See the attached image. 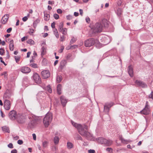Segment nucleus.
<instances>
[{
  "label": "nucleus",
  "instance_id": "f257e3e1",
  "mask_svg": "<svg viewBox=\"0 0 153 153\" xmlns=\"http://www.w3.org/2000/svg\"><path fill=\"white\" fill-rule=\"evenodd\" d=\"M72 125L78 130L79 134L82 136L85 137L87 139H90L92 135L88 131V127L85 124L81 125L72 122Z\"/></svg>",
  "mask_w": 153,
  "mask_h": 153
},
{
  "label": "nucleus",
  "instance_id": "f03ea898",
  "mask_svg": "<svg viewBox=\"0 0 153 153\" xmlns=\"http://www.w3.org/2000/svg\"><path fill=\"white\" fill-rule=\"evenodd\" d=\"M30 121L28 124V127L31 128L34 127L37 124L38 122H39L41 117L32 115L30 117Z\"/></svg>",
  "mask_w": 153,
  "mask_h": 153
},
{
  "label": "nucleus",
  "instance_id": "7ed1b4c3",
  "mask_svg": "<svg viewBox=\"0 0 153 153\" xmlns=\"http://www.w3.org/2000/svg\"><path fill=\"white\" fill-rule=\"evenodd\" d=\"M84 44L86 47H89L95 45L96 47L100 48V44L98 39L92 38L89 39L85 41Z\"/></svg>",
  "mask_w": 153,
  "mask_h": 153
},
{
  "label": "nucleus",
  "instance_id": "20e7f679",
  "mask_svg": "<svg viewBox=\"0 0 153 153\" xmlns=\"http://www.w3.org/2000/svg\"><path fill=\"white\" fill-rule=\"evenodd\" d=\"M53 118L52 115L50 112L48 113L43 120V123L45 127H48L51 122Z\"/></svg>",
  "mask_w": 153,
  "mask_h": 153
},
{
  "label": "nucleus",
  "instance_id": "39448f33",
  "mask_svg": "<svg viewBox=\"0 0 153 153\" xmlns=\"http://www.w3.org/2000/svg\"><path fill=\"white\" fill-rule=\"evenodd\" d=\"M103 28L102 25L100 23H97L93 25L91 29L93 33H96L102 32Z\"/></svg>",
  "mask_w": 153,
  "mask_h": 153
},
{
  "label": "nucleus",
  "instance_id": "423d86ee",
  "mask_svg": "<svg viewBox=\"0 0 153 153\" xmlns=\"http://www.w3.org/2000/svg\"><path fill=\"white\" fill-rule=\"evenodd\" d=\"M97 140L98 143L103 144L108 146L111 145L113 142L111 140H107L102 137L98 138Z\"/></svg>",
  "mask_w": 153,
  "mask_h": 153
},
{
  "label": "nucleus",
  "instance_id": "0eeeda50",
  "mask_svg": "<svg viewBox=\"0 0 153 153\" xmlns=\"http://www.w3.org/2000/svg\"><path fill=\"white\" fill-rule=\"evenodd\" d=\"M8 116L10 119L12 120H15L17 117L16 111L13 110L11 111L9 113Z\"/></svg>",
  "mask_w": 153,
  "mask_h": 153
},
{
  "label": "nucleus",
  "instance_id": "6e6552de",
  "mask_svg": "<svg viewBox=\"0 0 153 153\" xmlns=\"http://www.w3.org/2000/svg\"><path fill=\"white\" fill-rule=\"evenodd\" d=\"M33 78L35 82L37 84H40L41 83V79L39 75L36 73L33 75Z\"/></svg>",
  "mask_w": 153,
  "mask_h": 153
},
{
  "label": "nucleus",
  "instance_id": "1a4fd4ad",
  "mask_svg": "<svg viewBox=\"0 0 153 153\" xmlns=\"http://www.w3.org/2000/svg\"><path fill=\"white\" fill-rule=\"evenodd\" d=\"M135 83L136 85L138 86L141 87L143 88H147V86L146 84L145 83L143 82L137 80L135 81Z\"/></svg>",
  "mask_w": 153,
  "mask_h": 153
},
{
  "label": "nucleus",
  "instance_id": "9d476101",
  "mask_svg": "<svg viewBox=\"0 0 153 153\" xmlns=\"http://www.w3.org/2000/svg\"><path fill=\"white\" fill-rule=\"evenodd\" d=\"M150 112V109L148 107V105H146L145 107L140 111L141 114L146 115L149 114Z\"/></svg>",
  "mask_w": 153,
  "mask_h": 153
},
{
  "label": "nucleus",
  "instance_id": "9b49d317",
  "mask_svg": "<svg viewBox=\"0 0 153 153\" xmlns=\"http://www.w3.org/2000/svg\"><path fill=\"white\" fill-rule=\"evenodd\" d=\"M16 118L18 122L20 123H23L25 121V117L21 115H19Z\"/></svg>",
  "mask_w": 153,
  "mask_h": 153
},
{
  "label": "nucleus",
  "instance_id": "f8f14e48",
  "mask_svg": "<svg viewBox=\"0 0 153 153\" xmlns=\"http://www.w3.org/2000/svg\"><path fill=\"white\" fill-rule=\"evenodd\" d=\"M11 107V104L9 100H6L4 103V107L5 109L7 110H9Z\"/></svg>",
  "mask_w": 153,
  "mask_h": 153
},
{
  "label": "nucleus",
  "instance_id": "ddd939ff",
  "mask_svg": "<svg viewBox=\"0 0 153 153\" xmlns=\"http://www.w3.org/2000/svg\"><path fill=\"white\" fill-rule=\"evenodd\" d=\"M41 75L43 78L45 79L50 76V73L48 70L43 71L41 72Z\"/></svg>",
  "mask_w": 153,
  "mask_h": 153
},
{
  "label": "nucleus",
  "instance_id": "4468645a",
  "mask_svg": "<svg viewBox=\"0 0 153 153\" xmlns=\"http://www.w3.org/2000/svg\"><path fill=\"white\" fill-rule=\"evenodd\" d=\"M9 17V15L8 14H5L2 18L1 22L3 24L7 23L8 21V19Z\"/></svg>",
  "mask_w": 153,
  "mask_h": 153
},
{
  "label": "nucleus",
  "instance_id": "2eb2a0df",
  "mask_svg": "<svg viewBox=\"0 0 153 153\" xmlns=\"http://www.w3.org/2000/svg\"><path fill=\"white\" fill-rule=\"evenodd\" d=\"M20 71L22 73L26 74L30 72L31 71V70L28 67L24 66L21 68Z\"/></svg>",
  "mask_w": 153,
  "mask_h": 153
},
{
  "label": "nucleus",
  "instance_id": "dca6fc26",
  "mask_svg": "<svg viewBox=\"0 0 153 153\" xmlns=\"http://www.w3.org/2000/svg\"><path fill=\"white\" fill-rule=\"evenodd\" d=\"M60 100L62 106L63 107L65 106L67 102V100L63 96H61L60 97Z\"/></svg>",
  "mask_w": 153,
  "mask_h": 153
},
{
  "label": "nucleus",
  "instance_id": "f3484780",
  "mask_svg": "<svg viewBox=\"0 0 153 153\" xmlns=\"http://www.w3.org/2000/svg\"><path fill=\"white\" fill-rule=\"evenodd\" d=\"M128 71L130 76L132 77L133 76V70L132 67L131 65L128 67Z\"/></svg>",
  "mask_w": 153,
  "mask_h": 153
},
{
  "label": "nucleus",
  "instance_id": "a211bd4d",
  "mask_svg": "<svg viewBox=\"0 0 153 153\" xmlns=\"http://www.w3.org/2000/svg\"><path fill=\"white\" fill-rule=\"evenodd\" d=\"M13 40H11L9 42V49L10 51H12L14 49V45L13 44Z\"/></svg>",
  "mask_w": 153,
  "mask_h": 153
},
{
  "label": "nucleus",
  "instance_id": "6ab92c4d",
  "mask_svg": "<svg viewBox=\"0 0 153 153\" xmlns=\"http://www.w3.org/2000/svg\"><path fill=\"white\" fill-rule=\"evenodd\" d=\"M61 85L60 84H59L57 86V91L58 94L59 95L61 94Z\"/></svg>",
  "mask_w": 153,
  "mask_h": 153
},
{
  "label": "nucleus",
  "instance_id": "aec40b11",
  "mask_svg": "<svg viewBox=\"0 0 153 153\" xmlns=\"http://www.w3.org/2000/svg\"><path fill=\"white\" fill-rule=\"evenodd\" d=\"M102 23L104 27H108L109 22L105 19H103L102 20Z\"/></svg>",
  "mask_w": 153,
  "mask_h": 153
},
{
  "label": "nucleus",
  "instance_id": "412c9836",
  "mask_svg": "<svg viewBox=\"0 0 153 153\" xmlns=\"http://www.w3.org/2000/svg\"><path fill=\"white\" fill-rule=\"evenodd\" d=\"M67 62L65 60H62L60 62V67L61 68H63L66 65Z\"/></svg>",
  "mask_w": 153,
  "mask_h": 153
},
{
  "label": "nucleus",
  "instance_id": "4be33fe9",
  "mask_svg": "<svg viewBox=\"0 0 153 153\" xmlns=\"http://www.w3.org/2000/svg\"><path fill=\"white\" fill-rule=\"evenodd\" d=\"M46 53V49L43 46L42 47L41 49V55L42 56L44 55Z\"/></svg>",
  "mask_w": 153,
  "mask_h": 153
},
{
  "label": "nucleus",
  "instance_id": "5701e85b",
  "mask_svg": "<svg viewBox=\"0 0 153 153\" xmlns=\"http://www.w3.org/2000/svg\"><path fill=\"white\" fill-rule=\"evenodd\" d=\"M62 76H57L56 78V80L57 83H59L62 80Z\"/></svg>",
  "mask_w": 153,
  "mask_h": 153
},
{
  "label": "nucleus",
  "instance_id": "b1692460",
  "mask_svg": "<svg viewBox=\"0 0 153 153\" xmlns=\"http://www.w3.org/2000/svg\"><path fill=\"white\" fill-rule=\"evenodd\" d=\"M2 128L3 131L5 132L9 133L10 130L6 126H3L2 127Z\"/></svg>",
  "mask_w": 153,
  "mask_h": 153
},
{
  "label": "nucleus",
  "instance_id": "393cba45",
  "mask_svg": "<svg viewBox=\"0 0 153 153\" xmlns=\"http://www.w3.org/2000/svg\"><path fill=\"white\" fill-rule=\"evenodd\" d=\"M53 34L56 37L57 39L58 38H59V34L57 29H55L53 30Z\"/></svg>",
  "mask_w": 153,
  "mask_h": 153
},
{
  "label": "nucleus",
  "instance_id": "a878e982",
  "mask_svg": "<svg viewBox=\"0 0 153 153\" xmlns=\"http://www.w3.org/2000/svg\"><path fill=\"white\" fill-rule=\"evenodd\" d=\"M67 29L66 28H63V29L61 31H59L61 32H62L63 35H66L67 34Z\"/></svg>",
  "mask_w": 153,
  "mask_h": 153
},
{
  "label": "nucleus",
  "instance_id": "bb28decb",
  "mask_svg": "<svg viewBox=\"0 0 153 153\" xmlns=\"http://www.w3.org/2000/svg\"><path fill=\"white\" fill-rule=\"evenodd\" d=\"M123 12L122 10L121 9L119 8L117 10V14L119 16H120L121 15Z\"/></svg>",
  "mask_w": 153,
  "mask_h": 153
},
{
  "label": "nucleus",
  "instance_id": "cd10ccee",
  "mask_svg": "<svg viewBox=\"0 0 153 153\" xmlns=\"http://www.w3.org/2000/svg\"><path fill=\"white\" fill-rule=\"evenodd\" d=\"M104 111L105 112L108 113L109 111V108L107 105L104 106Z\"/></svg>",
  "mask_w": 153,
  "mask_h": 153
},
{
  "label": "nucleus",
  "instance_id": "c85d7f7f",
  "mask_svg": "<svg viewBox=\"0 0 153 153\" xmlns=\"http://www.w3.org/2000/svg\"><path fill=\"white\" fill-rule=\"evenodd\" d=\"M27 43L30 45H34L35 42L33 40L31 39H29L27 42Z\"/></svg>",
  "mask_w": 153,
  "mask_h": 153
},
{
  "label": "nucleus",
  "instance_id": "c756f323",
  "mask_svg": "<svg viewBox=\"0 0 153 153\" xmlns=\"http://www.w3.org/2000/svg\"><path fill=\"white\" fill-rule=\"evenodd\" d=\"M59 140V138L57 136H55L54 139V143L55 144H58Z\"/></svg>",
  "mask_w": 153,
  "mask_h": 153
},
{
  "label": "nucleus",
  "instance_id": "7c9ffc66",
  "mask_svg": "<svg viewBox=\"0 0 153 153\" xmlns=\"http://www.w3.org/2000/svg\"><path fill=\"white\" fill-rule=\"evenodd\" d=\"M67 148L68 149H71L73 147L72 143L70 142H68L67 143Z\"/></svg>",
  "mask_w": 153,
  "mask_h": 153
},
{
  "label": "nucleus",
  "instance_id": "2f4dec72",
  "mask_svg": "<svg viewBox=\"0 0 153 153\" xmlns=\"http://www.w3.org/2000/svg\"><path fill=\"white\" fill-rule=\"evenodd\" d=\"M63 23L62 22H61L60 23V25L59 26V28H58V30L59 31H61V30H62L63 28Z\"/></svg>",
  "mask_w": 153,
  "mask_h": 153
},
{
  "label": "nucleus",
  "instance_id": "473e14b6",
  "mask_svg": "<svg viewBox=\"0 0 153 153\" xmlns=\"http://www.w3.org/2000/svg\"><path fill=\"white\" fill-rule=\"evenodd\" d=\"M50 15L47 13L44 14V19L46 21H48L49 19Z\"/></svg>",
  "mask_w": 153,
  "mask_h": 153
},
{
  "label": "nucleus",
  "instance_id": "72a5a7b5",
  "mask_svg": "<svg viewBox=\"0 0 153 153\" xmlns=\"http://www.w3.org/2000/svg\"><path fill=\"white\" fill-rule=\"evenodd\" d=\"M39 22L38 19H36L34 22L33 24V27L35 28L36 27L37 24Z\"/></svg>",
  "mask_w": 153,
  "mask_h": 153
},
{
  "label": "nucleus",
  "instance_id": "f704fd0d",
  "mask_svg": "<svg viewBox=\"0 0 153 153\" xmlns=\"http://www.w3.org/2000/svg\"><path fill=\"white\" fill-rule=\"evenodd\" d=\"M48 142L47 141H44L42 142V146L44 147L45 148L47 147L48 145Z\"/></svg>",
  "mask_w": 153,
  "mask_h": 153
},
{
  "label": "nucleus",
  "instance_id": "c9c22d12",
  "mask_svg": "<svg viewBox=\"0 0 153 153\" xmlns=\"http://www.w3.org/2000/svg\"><path fill=\"white\" fill-rule=\"evenodd\" d=\"M46 89L47 90L48 92L50 93H51L52 92L51 88H50V85H48L46 88Z\"/></svg>",
  "mask_w": 153,
  "mask_h": 153
},
{
  "label": "nucleus",
  "instance_id": "e433bc0d",
  "mask_svg": "<svg viewBox=\"0 0 153 153\" xmlns=\"http://www.w3.org/2000/svg\"><path fill=\"white\" fill-rule=\"evenodd\" d=\"M120 139L121 140L122 142L124 143L127 144L128 142V140L124 139L122 137H121Z\"/></svg>",
  "mask_w": 153,
  "mask_h": 153
},
{
  "label": "nucleus",
  "instance_id": "4c0bfd02",
  "mask_svg": "<svg viewBox=\"0 0 153 153\" xmlns=\"http://www.w3.org/2000/svg\"><path fill=\"white\" fill-rule=\"evenodd\" d=\"M76 138L77 140H82V139L81 137L79 134L77 135L76 137Z\"/></svg>",
  "mask_w": 153,
  "mask_h": 153
},
{
  "label": "nucleus",
  "instance_id": "58836bf2",
  "mask_svg": "<svg viewBox=\"0 0 153 153\" xmlns=\"http://www.w3.org/2000/svg\"><path fill=\"white\" fill-rule=\"evenodd\" d=\"M30 66L34 68H36L37 67V65L35 63L31 64L30 65Z\"/></svg>",
  "mask_w": 153,
  "mask_h": 153
},
{
  "label": "nucleus",
  "instance_id": "ea45409f",
  "mask_svg": "<svg viewBox=\"0 0 153 153\" xmlns=\"http://www.w3.org/2000/svg\"><path fill=\"white\" fill-rule=\"evenodd\" d=\"M53 17L56 19H59V16L58 14L55 13L53 14Z\"/></svg>",
  "mask_w": 153,
  "mask_h": 153
},
{
  "label": "nucleus",
  "instance_id": "a19ab883",
  "mask_svg": "<svg viewBox=\"0 0 153 153\" xmlns=\"http://www.w3.org/2000/svg\"><path fill=\"white\" fill-rule=\"evenodd\" d=\"M76 41V39L73 37L71 39L70 42V44H73Z\"/></svg>",
  "mask_w": 153,
  "mask_h": 153
},
{
  "label": "nucleus",
  "instance_id": "79ce46f5",
  "mask_svg": "<svg viewBox=\"0 0 153 153\" xmlns=\"http://www.w3.org/2000/svg\"><path fill=\"white\" fill-rule=\"evenodd\" d=\"M34 32V30L33 29L30 28L29 29V31L28 32L29 34L30 35H32Z\"/></svg>",
  "mask_w": 153,
  "mask_h": 153
},
{
  "label": "nucleus",
  "instance_id": "37998d69",
  "mask_svg": "<svg viewBox=\"0 0 153 153\" xmlns=\"http://www.w3.org/2000/svg\"><path fill=\"white\" fill-rule=\"evenodd\" d=\"M4 50L3 48H1L0 49V54L1 55H3L4 53Z\"/></svg>",
  "mask_w": 153,
  "mask_h": 153
},
{
  "label": "nucleus",
  "instance_id": "c03bdc74",
  "mask_svg": "<svg viewBox=\"0 0 153 153\" xmlns=\"http://www.w3.org/2000/svg\"><path fill=\"white\" fill-rule=\"evenodd\" d=\"M149 98H151L153 100V91H152L151 94L148 96Z\"/></svg>",
  "mask_w": 153,
  "mask_h": 153
},
{
  "label": "nucleus",
  "instance_id": "a18cd8bd",
  "mask_svg": "<svg viewBox=\"0 0 153 153\" xmlns=\"http://www.w3.org/2000/svg\"><path fill=\"white\" fill-rule=\"evenodd\" d=\"M106 151L108 152H110V153H113L112 152L113 149L111 148H107L106 149Z\"/></svg>",
  "mask_w": 153,
  "mask_h": 153
},
{
  "label": "nucleus",
  "instance_id": "49530a36",
  "mask_svg": "<svg viewBox=\"0 0 153 153\" xmlns=\"http://www.w3.org/2000/svg\"><path fill=\"white\" fill-rule=\"evenodd\" d=\"M64 47L63 46H61V49L59 50V52L61 53H62L64 49Z\"/></svg>",
  "mask_w": 153,
  "mask_h": 153
},
{
  "label": "nucleus",
  "instance_id": "de8ad7c7",
  "mask_svg": "<svg viewBox=\"0 0 153 153\" xmlns=\"http://www.w3.org/2000/svg\"><path fill=\"white\" fill-rule=\"evenodd\" d=\"M7 146L9 148H10L12 149L13 148V145L12 143H9V144Z\"/></svg>",
  "mask_w": 153,
  "mask_h": 153
},
{
  "label": "nucleus",
  "instance_id": "09e8293b",
  "mask_svg": "<svg viewBox=\"0 0 153 153\" xmlns=\"http://www.w3.org/2000/svg\"><path fill=\"white\" fill-rule=\"evenodd\" d=\"M95 151L93 149H90L88 150V153H95Z\"/></svg>",
  "mask_w": 153,
  "mask_h": 153
},
{
  "label": "nucleus",
  "instance_id": "8fccbe9b",
  "mask_svg": "<svg viewBox=\"0 0 153 153\" xmlns=\"http://www.w3.org/2000/svg\"><path fill=\"white\" fill-rule=\"evenodd\" d=\"M73 16L71 15H68L66 16V18L68 20H70L72 18Z\"/></svg>",
  "mask_w": 153,
  "mask_h": 153
},
{
  "label": "nucleus",
  "instance_id": "3c124183",
  "mask_svg": "<svg viewBox=\"0 0 153 153\" xmlns=\"http://www.w3.org/2000/svg\"><path fill=\"white\" fill-rule=\"evenodd\" d=\"M65 40V37L63 35L61 36L60 37V41L62 42L63 41Z\"/></svg>",
  "mask_w": 153,
  "mask_h": 153
},
{
  "label": "nucleus",
  "instance_id": "603ef678",
  "mask_svg": "<svg viewBox=\"0 0 153 153\" xmlns=\"http://www.w3.org/2000/svg\"><path fill=\"white\" fill-rule=\"evenodd\" d=\"M17 143L21 145L23 144V141L22 140H19L18 141Z\"/></svg>",
  "mask_w": 153,
  "mask_h": 153
},
{
  "label": "nucleus",
  "instance_id": "864d4df0",
  "mask_svg": "<svg viewBox=\"0 0 153 153\" xmlns=\"http://www.w3.org/2000/svg\"><path fill=\"white\" fill-rule=\"evenodd\" d=\"M105 105H107V106H108L109 107V108H110L113 105V104L112 103H106L105 104Z\"/></svg>",
  "mask_w": 153,
  "mask_h": 153
},
{
  "label": "nucleus",
  "instance_id": "5fc2aeb1",
  "mask_svg": "<svg viewBox=\"0 0 153 153\" xmlns=\"http://www.w3.org/2000/svg\"><path fill=\"white\" fill-rule=\"evenodd\" d=\"M57 12L59 14H61L62 12V10L60 9H57Z\"/></svg>",
  "mask_w": 153,
  "mask_h": 153
},
{
  "label": "nucleus",
  "instance_id": "6e6d98bb",
  "mask_svg": "<svg viewBox=\"0 0 153 153\" xmlns=\"http://www.w3.org/2000/svg\"><path fill=\"white\" fill-rule=\"evenodd\" d=\"M15 58L16 62L18 63L19 61L20 58L19 57L17 58L16 56H15Z\"/></svg>",
  "mask_w": 153,
  "mask_h": 153
},
{
  "label": "nucleus",
  "instance_id": "4d7b16f0",
  "mask_svg": "<svg viewBox=\"0 0 153 153\" xmlns=\"http://www.w3.org/2000/svg\"><path fill=\"white\" fill-rule=\"evenodd\" d=\"M55 22H53L52 23H51V27L53 28H55Z\"/></svg>",
  "mask_w": 153,
  "mask_h": 153
},
{
  "label": "nucleus",
  "instance_id": "13d9d810",
  "mask_svg": "<svg viewBox=\"0 0 153 153\" xmlns=\"http://www.w3.org/2000/svg\"><path fill=\"white\" fill-rule=\"evenodd\" d=\"M12 28L11 27H10V28H8L7 30V32L8 33H10L12 31Z\"/></svg>",
  "mask_w": 153,
  "mask_h": 153
},
{
  "label": "nucleus",
  "instance_id": "bf43d9fd",
  "mask_svg": "<svg viewBox=\"0 0 153 153\" xmlns=\"http://www.w3.org/2000/svg\"><path fill=\"white\" fill-rule=\"evenodd\" d=\"M28 19V18L27 16H25L22 18V20L24 22L26 21Z\"/></svg>",
  "mask_w": 153,
  "mask_h": 153
},
{
  "label": "nucleus",
  "instance_id": "052dcab7",
  "mask_svg": "<svg viewBox=\"0 0 153 153\" xmlns=\"http://www.w3.org/2000/svg\"><path fill=\"white\" fill-rule=\"evenodd\" d=\"M4 75V76H7V72H4L3 73H2L1 74V75Z\"/></svg>",
  "mask_w": 153,
  "mask_h": 153
},
{
  "label": "nucleus",
  "instance_id": "680f3d73",
  "mask_svg": "<svg viewBox=\"0 0 153 153\" xmlns=\"http://www.w3.org/2000/svg\"><path fill=\"white\" fill-rule=\"evenodd\" d=\"M27 39V37L24 36V37H22L21 39V41L22 42H23L25 40V39Z\"/></svg>",
  "mask_w": 153,
  "mask_h": 153
},
{
  "label": "nucleus",
  "instance_id": "e2e57ef3",
  "mask_svg": "<svg viewBox=\"0 0 153 153\" xmlns=\"http://www.w3.org/2000/svg\"><path fill=\"white\" fill-rule=\"evenodd\" d=\"M11 153H17V150L16 149L12 150L11 152Z\"/></svg>",
  "mask_w": 153,
  "mask_h": 153
},
{
  "label": "nucleus",
  "instance_id": "0e129e2a",
  "mask_svg": "<svg viewBox=\"0 0 153 153\" xmlns=\"http://www.w3.org/2000/svg\"><path fill=\"white\" fill-rule=\"evenodd\" d=\"M32 136L33 137V139L34 140H36V136L35 134H32Z\"/></svg>",
  "mask_w": 153,
  "mask_h": 153
},
{
  "label": "nucleus",
  "instance_id": "69168bd1",
  "mask_svg": "<svg viewBox=\"0 0 153 153\" xmlns=\"http://www.w3.org/2000/svg\"><path fill=\"white\" fill-rule=\"evenodd\" d=\"M86 21L88 23L90 21V18L88 17H87L85 19Z\"/></svg>",
  "mask_w": 153,
  "mask_h": 153
},
{
  "label": "nucleus",
  "instance_id": "338daca9",
  "mask_svg": "<svg viewBox=\"0 0 153 153\" xmlns=\"http://www.w3.org/2000/svg\"><path fill=\"white\" fill-rule=\"evenodd\" d=\"M48 4H54V2L51 1H49Z\"/></svg>",
  "mask_w": 153,
  "mask_h": 153
},
{
  "label": "nucleus",
  "instance_id": "774afa93",
  "mask_svg": "<svg viewBox=\"0 0 153 153\" xmlns=\"http://www.w3.org/2000/svg\"><path fill=\"white\" fill-rule=\"evenodd\" d=\"M121 3L122 2L121 1H119L117 2V4L118 6H120L121 5Z\"/></svg>",
  "mask_w": 153,
  "mask_h": 153
}]
</instances>
